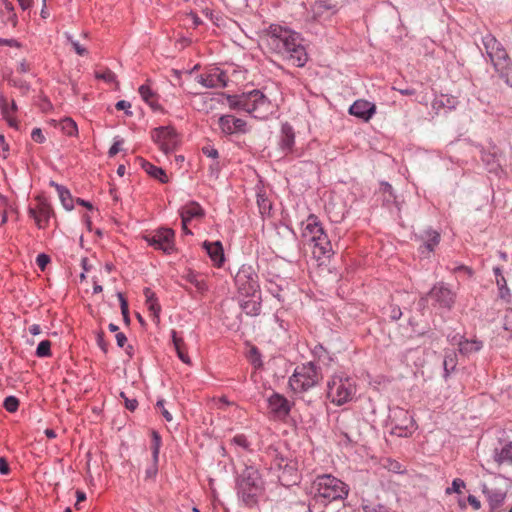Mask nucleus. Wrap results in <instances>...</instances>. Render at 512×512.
Instances as JSON below:
<instances>
[{"mask_svg": "<svg viewBox=\"0 0 512 512\" xmlns=\"http://www.w3.org/2000/svg\"><path fill=\"white\" fill-rule=\"evenodd\" d=\"M266 42L271 50L291 61L294 66H305L308 55L298 33L279 25H270Z\"/></svg>", "mask_w": 512, "mask_h": 512, "instance_id": "f257e3e1", "label": "nucleus"}, {"mask_svg": "<svg viewBox=\"0 0 512 512\" xmlns=\"http://www.w3.org/2000/svg\"><path fill=\"white\" fill-rule=\"evenodd\" d=\"M264 492V481L259 470L254 466L246 465L236 478L238 500L247 508H255Z\"/></svg>", "mask_w": 512, "mask_h": 512, "instance_id": "f03ea898", "label": "nucleus"}, {"mask_svg": "<svg viewBox=\"0 0 512 512\" xmlns=\"http://www.w3.org/2000/svg\"><path fill=\"white\" fill-rule=\"evenodd\" d=\"M226 100L231 109L245 111L256 119H267L273 113L272 102L258 89L238 95L227 94Z\"/></svg>", "mask_w": 512, "mask_h": 512, "instance_id": "7ed1b4c3", "label": "nucleus"}, {"mask_svg": "<svg viewBox=\"0 0 512 512\" xmlns=\"http://www.w3.org/2000/svg\"><path fill=\"white\" fill-rule=\"evenodd\" d=\"M314 498L327 504L333 501L344 500L349 494V486L331 474L316 477L311 486Z\"/></svg>", "mask_w": 512, "mask_h": 512, "instance_id": "20e7f679", "label": "nucleus"}, {"mask_svg": "<svg viewBox=\"0 0 512 512\" xmlns=\"http://www.w3.org/2000/svg\"><path fill=\"white\" fill-rule=\"evenodd\" d=\"M320 368L313 362L297 366L289 378V386L295 393H302L314 387L321 380Z\"/></svg>", "mask_w": 512, "mask_h": 512, "instance_id": "39448f33", "label": "nucleus"}, {"mask_svg": "<svg viewBox=\"0 0 512 512\" xmlns=\"http://www.w3.org/2000/svg\"><path fill=\"white\" fill-rule=\"evenodd\" d=\"M355 393V382L348 376L334 375L327 383V397L337 406L350 402Z\"/></svg>", "mask_w": 512, "mask_h": 512, "instance_id": "423d86ee", "label": "nucleus"}, {"mask_svg": "<svg viewBox=\"0 0 512 512\" xmlns=\"http://www.w3.org/2000/svg\"><path fill=\"white\" fill-rule=\"evenodd\" d=\"M270 469L277 473L278 481L284 487L297 485L301 480L298 462L295 459H288L277 454L271 463Z\"/></svg>", "mask_w": 512, "mask_h": 512, "instance_id": "0eeeda50", "label": "nucleus"}, {"mask_svg": "<svg viewBox=\"0 0 512 512\" xmlns=\"http://www.w3.org/2000/svg\"><path fill=\"white\" fill-rule=\"evenodd\" d=\"M235 284L240 294L255 297L260 294L259 277L250 265H242L235 276Z\"/></svg>", "mask_w": 512, "mask_h": 512, "instance_id": "6e6552de", "label": "nucleus"}, {"mask_svg": "<svg viewBox=\"0 0 512 512\" xmlns=\"http://www.w3.org/2000/svg\"><path fill=\"white\" fill-rule=\"evenodd\" d=\"M175 232L171 228H159L150 234L143 236V239L156 250H160L165 254L175 252Z\"/></svg>", "mask_w": 512, "mask_h": 512, "instance_id": "1a4fd4ad", "label": "nucleus"}, {"mask_svg": "<svg viewBox=\"0 0 512 512\" xmlns=\"http://www.w3.org/2000/svg\"><path fill=\"white\" fill-rule=\"evenodd\" d=\"M389 424L391 425V434L398 437H407L411 433L410 429L414 426V420L408 411L396 407L391 410L389 416Z\"/></svg>", "mask_w": 512, "mask_h": 512, "instance_id": "9d476101", "label": "nucleus"}, {"mask_svg": "<svg viewBox=\"0 0 512 512\" xmlns=\"http://www.w3.org/2000/svg\"><path fill=\"white\" fill-rule=\"evenodd\" d=\"M151 137L166 155L172 153L178 145L176 131L168 126L154 128L151 132Z\"/></svg>", "mask_w": 512, "mask_h": 512, "instance_id": "9b49d317", "label": "nucleus"}, {"mask_svg": "<svg viewBox=\"0 0 512 512\" xmlns=\"http://www.w3.org/2000/svg\"><path fill=\"white\" fill-rule=\"evenodd\" d=\"M481 42L493 66L495 64L509 61L510 56L507 53L505 47L491 33H487L485 36H483L481 38Z\"/></svg>", "mask_w": 512, "mask_h": 512, "instance_id": "f8f14e48", "label": "nucleus"}, {"mask_svg": "<svg viewBox=\"0 0 512 512\" xmlns=\"http://www.w3.org/2000/svg\"><path fill=\"white\" fill-rule=\"evenodd\" d=\"M428 295L436 304L447 310H451L455 304L456 293L453 292L446 283H436L428 292Z\"/></svg>", "mask_w": 512, "mask_h": 512, "instance_id": "ddd939ff", "label": "nucleus"}, {"mask_svg": "<svg viewBox=\"0 0 512 512\" xmlns=\"http://www.w3.org/2000/svg\"><path fill=\"white\" fill-rule=\"evenodd\" d=\"M38 205L36 207H29L28 214L35 220L39 229H44L49 223V220L54 216V211L46 198L38 196L36 198Z\"/></svg>", "mask_w": 512, "mask_h": 512, "instance_id": "4468645a", "label": "nucleus"}, {"mask_svg": "<svg viewBox=\"0 0 512 512\" xmlns=\"http://www.w3.org/2000/svg\"><path fill=\"white\" fill-rule=\"evenodd\" d=\"M268 406L273 417L278 420H285L290 414L292 404L282 394L274 392L268 398Z\"/></svg>", "mask_w": 512, "mask_h": 512, "instance_id": "2eb2a0df", "label": "nucleus"}, {"mask_svg": "<svg viewBox=\"0 0 512 512\" xmlns=\"http://www.w3.org/2000/svg\"><path fill=\"white\" fill-rule=\"evenodd\" d=\"M218 125L222 133L226 135L245 134L248 132L246 121L233 115H222L218 120Z\"/></svg>", "mask_w": 512, "mask_h": 512, "instance_id": "dca6fc26", "label": "nucleus"}, {"mask_svg": "<svg viewBox=\"0 0 512 512\" xmlns=\"http://www.w3.org/2000/svg\"><path fill=\"white\" fill-rule=\"evenodd\" d=\"M198 82L206 88L226 87L228 77L226 73L219 68L213 69L208 74H201L197 77Z\"/></svg>", "mask_w": 512, "mask_h": 512, "instance_id": "f3484780", "label": "nucleus"}, {"mask_svg": "<svg viewBox=\"0 0 512 512\" xmlns=\"http://www.w3.org/2000/svg\"><path fill=\"white\" fill-rule=\"evenodd\" d=\"M376 112V106L366 100H356L349 108V113L364 121H368Z\"/></svg>", "mask_w": 512, "mask_h": 512, "instance_id": "a211bd4d", "label": "nucleus"}, {"mask_svg": "<svg viewBox=\"0 0 512 512\" xmlns=\"http://www.w3.org/2000/svg\"><path fill=\"white\" fill-rule=\"evenodd\" d=\"M295 144V133L293 130V127L288 124L284 123L281 126V134L279 137V148L282 151L284 155H288L292 153L293 147Z\"/></svg>", "mask_w": 512, "mask_h": 512, "instance_id": "6ab92c4d", "label": "nucleus"}, {"mask_svg": "<svg viewBox=\"0 0 512 512\" xmlns=\"http://www.w3.org/2000/svg\"><path fill=\"white\" fill-rule=\"evenodd\" d=\"M161 447V436L158 432L152 431V465L148 467L145 471L146 478H154L158 473V460H159V451Z\"/></svg>", "mask_w": 512, "mask_h": 512, "instance_id": "aec40b11", "label": "nucleus"}, {"mask_svg": "<svg viewBox=\"0 0 512 512\" xmlns=\"http://www.w3.org/2000/svg\"><path fill=\"white\" fill-rule=\"evenodd\" d=\"M311 243L314 244L315 249L313 254L317 259L322 257H330L333 253L331 242L324 231L322 235H318L317 237L313 236Z\"/></svg>", "mask_w": 512, "mask_h": 512, "instance_id": "412c9836", "label": "nucleus"}, {"mask_svg": "<svg viewBox=\"0 0 512 512\" xmlns=\"http://www.w3.org/2000/svg\"><path fill=\"white\" fill-rule=\"evenodd\" d=\"M419 238L423 242V244L420 246L419 251L421 254L424 253H430L434 251L435 247L440 242V234L436 230H433L431 228H428L424 230Z\"/></svg>", "mask_w": 512, "mask_h": 512, "instance_id": "4be33fe9", "label": "nucleus"}, {"mask_svg": "<svg viewBox=\"0 0 512 512\" xmlns=\"http://www.w3.org/2000/svg\"><path fill=\"white\" fill-rule=\"evenodd\" d=\"M136 161L139 163L142 169L152 178L160 181L163 184L169 181L166 171L161 167L153 165L152 163L148 162L142 157H137Z\"/></svg>", "mask_w": 512, "mask_h": 512, "instance_id": "5701e85b", "label": "nucleus"}, {"mask_svg": "<svg viewBox=\"0 0 512 512\" xmlns=\"http://www.w3.org/2000/svg\"><path fill=\"white\" fill-rule=\"evenodd\" d=\"M202 246L206 250L211 260L214 262V264L220 267L225 260L222 243L220 241H204Z\"/></svg>", "mask_w": 512, "mask_h": 512, "instance_id": "b1692460", "label": "nucleus"}, {"mask_svg": "<svg viewBox=\"0 0 512 512\" xmlns=\"http://www.w3.org/2000/svg\"><path fill=\"white\" fill-rule=\"evenodd\" d=\"M323 231L324 229L318 217L314 214H310L307 218L306 225L303 228L302 236L311 242L313 240V236L317 237L318 235H322Z\"/></svg>", "mask_w": 512, "mask_h": 512, "instance_id": "393cba45", "label": "nucleus"}, {"mask_svg": "<svg viewBox=\"0 0 512 512\" xmlns=\"http://www.w3.org/2000/svg\"><path fill=\"white\" fill-rule=\"evenodd\" d=\"M180 216L183 226L185 223H189L193 218H199L204 216L203 208L197 202H190L180 210Z\"/></svg>", "mask_w": 512, "mask_h": 512, "instance_id": "a878e982", "label": "nucleus"}, {"mask_svg": "<svg viewBox=\"0 0 512 512\" xmlns=\"http://www.w3.org/2000/svg\"><path fill=\"white\" fill-rule=\"evenodd\" d=\"M483 493L487 496L491 510L500 508L505 500L506 494L501 490L489 489L483 485Z\"/></svg>", "mask_w": 512, "mask_h": 512, "instance_id": "bb28decb", "label": "nucleus"}, {"mask_svg": "<svg viewBox=\"0 0 512 512\" xmlns=\"http://www.w3.org/2000/svg\"><path fill=\"white\" fill-rule=\"evenodd\" d=\"M457 344L459 346V352L465 356H469L472 353H476L480 351L483 347L482 341L467 340L463 339V337H460V340Z\"/></svg>", "mask_w": 512, "mask_h": 512, "instance_id": "cd10ccee", "label": "nucleus"}, {"mask_svg": "<svg viewBox=\"0 0 512 512\" xmlns=\"http://www.w3.org/2000/svg\"><path fill=\"white\" fill-rule=\"evenodd\" d=\"M458 363L457 353L454 350L445 351L443 360V377L447 379L452 373L456 371Z\"/></svg>", "mask_w": 512, "mask_h": 512, "instance_id": "c85d7f7f", "label": "nucleus"}, {"mask_svg": "<svg viewBox=\"0 0 512 512\" xmlns=\"http://www.w3.org/2000/svg\"><path fill=\"white\" fill-rule=\"evenodd\" d=\"M495 71L498 73V76L508 85L512 87V60L509 58V61H505L503 63L495 64Z\"/></svg>", "mask_w": 512, "mask_h": 512, "instance_id": "c756f323", "label": "nucleus"}, {"mask_svg": "<svg viewBox=\"0 0 512 512\" xmlns=\"http://www.w3.org/2000/svg\"><path fill=\"white\" fill-rule=\"evenodd\" d=\"M242 310L249 316H257L261 311V296L256 294L255 297H251L241 303Z\"/></svg>", "mask_w": 512, "mask_h": 512, "instance_id": "7c9ffc66", "label": "nucleus"}, {"mask_svg": "<svg viewBox=\"0 0 512 512\" xmlns=\"http://www.w3.org/2000/svg\"><path fill=\"white\" fill-rule=\"evenodd\" d=\"M51 186H54L58 192V196L60 198V201L63 205V207L66 209V210H72L74 205H73V198H72V195L70 193V191L60 185V184H57L55 183L54 181H51Z\"/></svg>", "mask_w": 512, "mask_h": 512, "instance_id": "2f4dec72", "label": "nucleus"}, {"mask_svg": "<svg viewBox=\"0 0 512 512\" xmlns=\"http://www.w3.org/2000/svg\"><path fill=\"white\" fill-rule=\"evenodd\" d=\"M494 459L497 463H509L512 465V442L506 444L501 450H494Z\"/></svg>", "mask_w": 512, "mask_h": 512, "instance_id": "473e14b6", "label": "nucleus"}, {"mask_svg": "<svg viewBox=\"0 0 512 512\" xmlns=\"http://www.w3.org/2000/svg\"><path fill=\"white\" fill-rule=\"evenodd\" d=\"M183 278L190 284L194 285L197 291L202 294L208 290V285L204 279H199L198 275L193 271H189L186 275L183 276Z\"/></svg>", "mask_w": 512, "mask_h": 512, "instance_id": "72a5a7b5", "label": "nucleus"}, {"mask_svg": "<svg viewBox=\"0 0 512 512\" xmlns=\"http://www.w3.org/2000/svg\"><path fill=\"white\" fill-rule=\"evenodd\" d=\"M496 284L499 289V297L500 299L504 300L506 303H510L511 301V294L510 290L507 286V282L504 276H501L500 278H497Z\"/></svg>", "mask_w": 512, "mask_h": 512, "instance_id": "f704fd0d", "label": "nucleus"}, {"mask_svg": "<svg viewBox=\"0 0 512 512\" xmlns=\"http://www.w3.org/2000/svg\"><path fill=\"white\" fill-rule=\"evenodd\" d=\"M62 131L68 136H74L78 132L76 122L71 118H64L61 123Z\"/></svg>", "mask_w": 512, "mask_h": 512, "instance_id": "c9c22d12", "label": "nucleus"}, {"mask_svg": "<svg viewBox=\"0 0 512 512\" xmlns=\"http://www.w3.org/2000/svg\"><path fill=\"white\" fill-rule=\"evenodd\" d=\"M381 191L383 193V201L386 204L389 203H397L396 196L394 194L392 186L388 182H382L381 183Z\"/></svg>", "mask_w": 512, "mask_h": 512, "instance_id": "e433bc0d", "label": "nucleus"}, {"mask_svg": "<svg viewBox=\"0 0 512 512\" xmlns=\"http://www.w3.org/2000/svg\"><path fill=\"white\" fill-rule=\"evenodd\" d=\"M35 354L39 358L51 356V341L50 340L41 341L36 348Z\"/></svg>", "mask_w": 512, "mask_h": 512, "instance_id": "4c0bfd02", "label": "nucleus"}, {"mask_svg": "<svg viewBox=\"0 0 512 512\" xmlns=\"http://www.w3.org/2000/svg\"><path fill=\"white\" fill-rule=\"evenodd\" d=\"M384 313L392 320H399L402 316V311L398 305L389 304L388 307L384 308Z\"/></svg>", "mask_w": 512, "mask_h": 512, "instance_id": "58836bf2", "label": "nucleus"}, {"mask_svg": "<svg viewBox=\"0 0 512 512\" xmlns=\"http://www.w3.org/2000/svg\"><path fill=\"white\" fill-rule=\"evenodd\" d=\"M0 104L3 117L8 121L10 126H15L14 120L10 118L12 111L11 108L8 106V102L5 97H0Z\"/></svg>", "mask_w": 512, "mask_h": 512, "instance_id": "ea45409f", "label": "nucleus"}, {"mask_svg": "<svg viewBox=\"0 0 512 512\" xmlns=\"http://www.w3.org/2000/svg\"><path fill=\"white\" fill-rule=\"evenodd\" d=\"M3 407L10 413H14L19 408V400L15 396H8L4 399Z\"/></svg>", "mask_w": 512, "mask_h": 512, "instance_id": "a19ab883", "label": "nucleus"}, {"mask_svg": "<svg viewBox=\"0 0 512 512\" xmlns=\"http://www.w3.org/2000/svg\"><path fill=\"white\" fill-rule=\"evenodd\" d=\"M118 298H119V302H120L121 313L123 315V320L127 325H129L130 324V316H129L128 302L125 299V297L123 296V294L120 292L118 293Z\"/></svg>", "mask_w": 512, "mask_h": 512, "instance_id": "79ce46f5", "label": "nucleus"}, {"mask_svg": "<svg viewBox=\"0 0 512 512\" xmlns=\"http://www.w3.org/2000/svg\"><path fill=\"white\" fill-rule=\"evenodd\" d=\"M138 92L141 96V98L147 103L151 100H153L154 98H156V94L152 91V89L150 88L149 85L147 84H144V85H141L138 89Z\"/></svg>", "mask_w": 512, "mask_h": 512, "instance_id": "37998d69", "label": "nucleus"}, {"mask_svg": "<svg viewBox=\"0 0 512 512\" xmlns=\"http://www.w3.org/2000/svg\"><path fill=\"white\" fill-rule=\"evenodd\" d=\"M9 83L18 88L23 94L27 93L30 89L29 83L20 78L9 79Z\"/></svg>", "mask_w": 512, "mask_h": 512, "instance_id": "c03bdc74", "label": "nucleus"}, {"mask_svg": "<svg viewBox=\"0 0 512 512\" xmlns=\"http://www.w3.org/2000/svg\"><path fill=\"white\" fill-rule=\"evenodd\" d=\"M462 488H465V482L460 478H456L452 481L451 487L446 488V494H460Z\"/></svg>", "mask_w": 512, "mask_h": 512, "instance_id": "a18cd8bd", "label": "nucleus"}, {"mask_svg": "<svg viewBox=\"0 0 512 512\" xmlns=\"http://www.w3.org/2000/svg\"><path fill=\"white\" fill-rule=\"evenodd\" d=\"M50 256L45 253H40L36 257V264L41 271H45L47 265L50 263Z\"/></svg>", "mask_w": 512, "mask_h": 512, "instance_id": "49530a36", "label": "nucleus"}, {"mask_svg": "<svg viewBox=\"0 0 512 512\" xmlns=\"http://www.w3.org/2000/svg\"><path fill=\"white\" fill-rule=\"evenodd\" d=\"M124 143V140L122 138H119V137H116L114 139V143L112 144V146L110 147L109 151H108V155L109 157H114L118 152H120L122 150L121 146L122 144Z\"/></svg>", "mask_w": 512, "mask_h": 512, "instance_id": "de8ad7c7", "label": "nucleus"}, {"mask_svg": "<svg viewBox=\"0 0 512 512\" xmlns=\"http://www.w3.org/2000/svg\"><path fill=\"white\" fill-rule=\"evenodd\" d=\"M96 78L102 79L106 82H115L116 81L115 73L109 69H106L103 72H96Z\"/></svg>", "mask_w": 512, "mask_h": 512, "instance_id": "09e8293b", "label": "nucleus"}, {"mask_svg": "<svg viewBox=\"0 0 512 512\" xmlns=\"http://www.w3.org/2000/svg\"><path fill=\"white\" fill-rule=\"evenodd\" d=\"M503 328L512 332V308H507L503 317Z\"/></svg>", "mask_w": 512, "mask_h": 512, "instance_id": "8fccbe9b", "label": "nucleus"}, {"mask_svg": "<svg viewBox=\"0 0 512 512\" xmlns=\"http://www.w3.org/2000/svg\"><path fill=\"white\" fill-rule=\"evenodd\" d=\"M120 397L122 399H124V404H125V407L126 409H128L129 411L133 412L137 406H138V401L136 399H130L126 396V394L124 392H121L120 393Z\"/></svg>", "mask_w": 512, "mask_h": 512, "instance_id": "3c124183", "label": "nucleus"}, {"mask_svg": "<svg viewBox=\"0 0 512 512\" xmlns=\"http://www.w3.org/2000/svg\"><path fill=\"white\" fill-rule=\"evenodd\" d=\"M232 442L244 449H248V447H249V442H248L246 436L243 434H238V435L234 436V438L232 439Z\"/></svg>", "mask_w": 512, "mask_h": 512, "instance_id": "603ef678", "label": "nucleus"}, {"mask_svg": "<svg viewBox=\"0 0 512 512\" xmlns=\"http://www.w3.org/2000/svg\"><path fill=\"white\" fill-rule=\"evenodd\" d=\"M250 359H251V363L254 366H260L261 365V354H260V352L258 351V349L256 347H252L251 348V350H250Z\"/></svg>", "mask_w": 512, "mask_h": 512, "instance_id": "864d4df0", "label": "nucleus"}, {"mask_svg": "<svg viewBox=\"0 0 512 512\" xmlns=\"http://www.w3.org/2000/svg\"><path fill=\"white\" fill-rule=\"evenodd\" d=\"M156 406L160 409L162 416L165 418L166 421L170 422L172 421L173 417L171 413L164 407V400H158L156 403Z\"/></svg>", "mask_w": 512, "mask_h": 512, "instance_id": "5fc2aeb1", "label": "nucleus"}, {"mask_svg": "<svg viewBox=\"0 0 512 512\" xmlns=\"http://www.w3.org/2000/svg\"><path fill=\"white\" fill-rule=\"evenodd\" d=\"M115 108L117 110H124L126 115L131 116L132 112L130 111L131 103L126 100H120L116 103Z\"/></svg>", "mask_w": 512, "mask_h": 512, "instance_id": "6e6d98bb", "label": "nucleus"}, {"mask_svg": "<svg viewBox=\"0 0 512 512\" xmlns=\"http://www.w3.org/2000/svg\"><path fill=\"white\" fill-rule=\"evenodd\" d=\"M31 138L36 143H43L45 141V136L40 128H34L31 132Z\"/></svg>", "mask_w": 512, "mask_h": 512, "instance_id": "4d7b16f0", "label": "nucleus"}, {"mask_svg": "<svg viewBox=\"0 0 512 512\" xmlns=\"http://www.w3.org/2000/svg\"><path fill=\"white\" fill-rule=\"evenodd\" d=\"M68 40L70 41L71 45L73 46L75 52L80 55L84 56L87 54V50L79 44L78 41L73 40L71 36H68Z\"/></svg>", "mask_w": 512, "mask_h": 512, "instance_id": "13d9d810", "label": "nucleus"}, {"mask_svg": "<svg viewBox=\"0 0 512 512\" xmlns=\"http://www.w3.org/2000/svg\"><path fill=\"white\" fill-rule=\"evenodd\" d=\"M202 152L204 155H206L207 157H210L212 159H217L219 156L218 150L211 146H204L202 148Z\"/></svg>", "mask_w": 512, "mask_h": 512, "instance_id": "bf43d9fd", "label": "nucleus"}, {"mask_svg": "<svg viewBox=\"0 0 512 512\" xmlns=\"http://www.w3.org/2000/svg\"><path fill=\"white\" fill-rule=\"evenodd\" d=\"M97 344H98V346L100 347V349L104 353H107V351H108V343L104 340V333L103 332L98 333V335H97Z\"/></svg>", "mask_w": 512, "mask_h": 512, "instance_id": "052dcab7", "label": "nucleus"}, {"mask_svg": "<svg viewBox=\"0 0 512 512\" xmlns=\"http://www.w3.org/2000/svg\"><path fill=\"white\" fill-rule=\"evenodd\" d=\"M171 334H172V342L175 347V350L182 348L184 346L183 339L181 337L177 336V333L175 330H172Z\"/></svg>", "mask_w": 512, "mask_h": 512, "instance_id": "680f3d73", "label": "nucleus"}, {"mask_svg": "<svg viewBox=\"0 0 512 512\" xmlns=\"http://www.w3.org/2000/svg\"><path fill=\"white\" fill-rule=\"evenodd\" d=\"M144 295L146 298V304H151V302H157V298L155 296V293L150 288L144 289Z\"/></svg>", "mask_w": 512, "mask_h": 512, "instance_id": "e2e57ef3", "label": "nucleus"}, {"mask_svg": "<svg viewBox=\"0 0 512 512\" xmlns=\"http://www.w3.org/2000/svg\"><path fill=\"white\" fill-rule=\"evenodd\" d=\"M219 172H220V165H219V162H218V161L213 162V163L209 166V173H210V176H211V177H215V178H217V177H218Z\"/></svg>", "mask_w": 512, "mask_h": 512, "instance_id": "0e129e2a", "label": "nucleus"}, {"mask_svg": "<svg viewBox=\"0 0 512 512\" xmlns=\"http://www.w3.org/2000/svg\"><path fill=\"white\" fill-rule=\"evenodd\" d=\"M10 472L9 464L4 457H0V474L7 475Z\"/></svg>", "mask_w": 512, "mask_h": 512, "instance_id": "69168bd1", "label": "nucleus"}, {"mask_svg": "<svg viewBox=\"0 0 512 512\" xmlns=\"http://www.w3.org/2000/svg\"><path fill=\"white\" fill-rule=\"evenodd\" d=\"M176 352H177V355H178L179 359L183 363H185V364H190L191 363L190 358H189L188 354L184 351L183 347L177 349Z\"/></svg>", "mask_w": 512, "mask_h": 512, "instance_id": "338daca9", "label": "nucleus"}, {"mask_svg": "<svg viewBox=\"0 0 512 512\" xmlns=\"http://www.w3.org/2000/svg\"><path fill=\"white\" fill-rule=\"evenodd\" d=\"M148 309L152 312L155 318L159 317L161 307L157 302H151V304H148Z\"/></svg>", "mask_w": 512, "mask_h": 512, "instance_id": "774afa93", "label": "nucleus"}]
</instances>
